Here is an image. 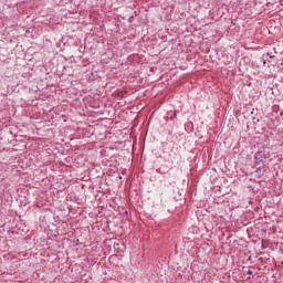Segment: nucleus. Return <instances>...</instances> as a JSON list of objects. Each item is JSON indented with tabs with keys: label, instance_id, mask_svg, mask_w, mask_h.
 Instances as JSON below:
<instances>
[{
	"label": "nucleus",
	"instance_id": "1",
	"mask_svg": "<svg viewBox=\"0 0 283 283\" xmlns=\"http://www.w3.org/2000/svg\"><path fill=\"white\" fill-rule=\"evenodd\" d=\"M248 275H253V271H251V270H248Z\"/></svg>",
	"mask_w": 283,
	"mask_h": 283
},
{
	"label": "nucleus",
	"instance_id": "2",
	"mask_svg": "<svg viewBox=\"0 0 283 283\" xmlns=\"http://www.w3.org/2000/svg\"><path fill=\"white\" fill-rule=\"evenodd\" d=\"M261 154H262V153H256V154H255V158H260Z\"/></svg>",
	"mask_w": 283,
	"mask_h": 283
}]
</instances>
